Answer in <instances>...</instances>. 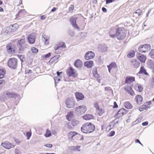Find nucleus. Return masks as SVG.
<instances>
[{"label":"nucleus","instance_id":"1","mask_svg":"<svg viewBox=\"0 0 154 154\" xmlns=\"http://www.w3.org/2000/svg\"><path fill=\"white\" fill-rule=\"evenodd\" d=\"M112 31V30H111L109 32V35L111 38H114L116 37L119 40H122L126 37V31L124 28H120L116 29L115 34H111Z\"/></svg>","mask_w":154,"mask_h":154},{"label":"nucleus","instance_id":"2","mask_svg":"<svg viewBox=\"0 0 154 154\" xmlns=\"http://www.w3.org/2000/svg\"><path fill=\"white\" fill-rule=\"evenodd\" d=\"M95 129L94 125L90 122L84 124L81 128L82 131L85 133H91L94 131Z\"/></svg>","mask_w":154,"mask_h":154},{"label":"nucleus","instance_id":"3","mask_svg":"<svg viewBox=\"0 0 154 154\" xmlns=\"http://www.w3.org/2000/svg\"><path fill=\"white\" fill-rule=\"evenodd\" d=\"M87 111V107L85 105L79 106L75 110V113L78 115H81L84 114Z\"/></svg>","mask_w":154,"mask_h":154},{"label":"nucleus","instance_id":"4","mask_svg":"<svg viewBox=\"0 0 154 154\" xmlns=\"http://www.w3.org/2000/svg\"><path fill=\"white\" fill-rule=\"evenodd\" d=\"M8 65L10 68L14 69H15L17 65V59L14 58L10 59L8 61Z\"/></svg>","mask_w":154,"mask_h":154},{"label":"nucleus","instance_id":"5","mask_svg":"<svg viewBox=\"0 0 154 154\" xmlns=\"http://www.w3.org/2000/svg\"><path fill=\"white\" fill-rule=\"evenodd\" d=\"M150 49V46L148 44L140 45L138 48V51L139 52L143 53L146 52Z\"/></svg>","mask_w":154,"mask_h":154},{"label":"nucleus","instance_id":"6","mask_svg":"<svg viewBox=\"0 0 154 154\" xmlns=\"http://www.w3.org/2000/svg\"><path fill=\"white\" fill-rule=\"evenodd\" d=\"M66 72L67 75L69 76L74 77H77L78 75L76 70L71 67H70L69 69L67 70Z\"/></svg>","mask_w":154,"mask_h":154},{"label":"nucleus","instance_id":"7","mask_svg":"<svg viewBox=\"0 0 154 154\" xmlns=\"http://www.w3.org/2000/svg\"><path fill=\"white\" fill-rule=\"evenodd\" d=\"M65 104L67 108L69 109L73 108L75 105L74 101L72 98L68 99L65 102Z\"/></svg>","mask_w":154,"mask_h":154},{"label":"nucleus","instance_id":"8","mask_svg":"<svg viewBox=\"0 0 154 154\" xmlns=\"http://www.w3.org/2000/svg\"><path fill=\"white\" fill-rule=\"evenodd\" d=\"M6 49L8 53L13 54L15 51V46L14 44L9 43L7 45Z\"/></svg>","mask_w":154,"mask_h":154},{"label":"nucleus","instance_id":"9","mask_svg":"<svg viewBox=\"0 0 154 154\" xmlns=\"http://www.w3.org/2000/svg\"><path fill=\"white\" fill-rule=\"evenodd\" d=\"M78 19L79 17L77 16H75L72 17L70 20V22L72 25L73 26L75 29H79V28L78 25H77L76 22L77 20Z\"/></svg>","mask_w":154,"mask_h":154},{"label":"nucleus","instance_id":"10","mask_svg":"<svg viewBox=\"0 0 154 154\" xmlns=\"http://www.w3.org/2000/svg\"><path fill=\"white\" fill-rule=\"evenodd\" d=\"M126 113L127 111L124 108H121L118 111L117 113L115 116V117L116 118H118L122 116Z\"/></svg>","mask_w":154,"mask_h":154},{"label":"nucleus","instance_id":"11","mask_svg":"<svg viewBox=\"0 0 154 154\" xmlns=\"http://www.w3.org/2000/svg\"><path fill=\"white\" fill-rule=\"evenodd\" d=\"M131 62V66L134 68H137L140 66V62L136 59L132 60Z\"/></svg>","mask_w":154,"mask_h":154},{"label":"nucleus","instance_id":"12","mask_svg":"<svg viewBox=\"0 0 154 154\" xmlns=\"http://www.w3.org/2000/svg\"><path fill=\"white\" fill-rule=\"evenodd\" d=\"M95 56L94 53L92 51H89L86 53L85 58L86 60H89L93 58Z\"/></svg>","mask_w":154,"mask_h":154},{"label":"nucleus","instance_id":"13","mask_svg":"<svg viewBox=\"0 0 154 154\" xmlns=\"http://www.w3.org/2000/svg\"><path fill=\"white\" fill-rule=\"evenodd\" d=\"M35 35L34 33L29 35L28 37V41L30 44H33L35 42Z\"/></svg>","mask_w":154,"mask_h":154},{"label":"nucleus","instance_id":"14","mask_svg":"<svg viewBox=\"0 0 154 154\" xmlns=\"http://www.w3.org/2000/svg\"><path fill=\"white\" fill-rule=\"evenodd\" d=\"M2 146L5 148L9 149L14 146L12 144L8 142H5L2 143L1 144Z\"/></svg>","mask_w":154,"mask_h":154},{"label":"nucleus","instance_id":"15","mask_svg":"<svg viewBox=\"0 0 154 154\" xmlns=\"http://www.w3.org/2000/svg\"><path fill=\"white\" fill-rule=\"evenodd\" d=\"M137 59L141 62L144 63L146 59L145 56L141 54H138L137 55Z\"/></svg>","mask_w":154,"mask_h":154},{"label":"nucleus","instance_id":"16","mask_svg":"<svg viewBox=\"0 0 154 154\" xmlns=\"http://www.w3.org/2000/svg\"><path fill=\"white\" fill-rule=\"evenodd\" d=\"M98 48L101 52H105L107 50V46L106 45H99Z\"/></svg>","mask_w":154,"mask_h":154},{"label":"nucleus","instance_id":"17","mask_svg":"<svg viewBox=\"0 0 154 154\" xmlns=\"http://www.w3.org/2000/svg\"><path fill=\"white\" fill-rule=\"evenodd\" d=\"M74 65L77 68H80L82 65V61L79 59L76 60L74 63Z\"/></svg>","mask_w":154,"mask_h":154},{"label":"nucleus","instance_id":"18","mask_svg":"<svg viewBox=\"0 0 154 154\" xmlns=\"http://www.w3.org/2000/svg\"><path fill=\"white\" fill-rule=\"evenodd\" d=\"M135 100L136 101L137 103V104L140 105L142 104V102L143 101V98L140 95H137L135 98Z\"/></svg>","mask_w":154,"mask_h":154},{"label":"nucleus","instance_id":"19","mask_svg":"<svg viewBox=\"0 0 154 154\" xmlns=\"http://www.w3.org/2000/svg\"><path fill=\"white\" fill-rule=\"evenodd\" d=\"M125 90L131 95L133 96L134 94V91L129 86L125 87Z\"/></svg>","mask_w":154,"mask_h":154},{"label":"nucleus","instance_id":"20","mask_svg":"<svg viewBox=\"0 0 154 154\" xmlns=\"http://www.w3.org/2000/svg\"><path fill=\"white\" fill-rule=\"evenodd\" d=\"M135 81V78L132 76H129L126 78L125 82L126 83L130 84Z\"/></svg>","mask_w":154,"mask_h":154},{"label":"nucleus","instance_id":"21","mask_svg":"<svg viewBox=\"0 0 154 154\" xmlns=\"http://www.w3.org/2000/svg\"><path fill=\"white\" fill-rule=\"evenodd\" d=\"M76 98L78 101L82 100L84 98V96L81 93H76L75 94Z\"/></svg>","mask_w":154,"mask_h":154},{"label":"nucleus","instance_id":"22","mask_svg":"<svg viewBox=\"0 0 154 154\" xmlns=\"http://www.w3.org/2000/svg\"><path fill=\"white\" fill-rule=\"evenodd\" d=\"M93 64V62L91 60L85 62L84 63V66L88 68H91Z\"/></svg>","mask_w":154,"mask_h":154},{"label":"nucleus","instance_id":"23","mask_svg":"<svg viewBox=\"0 0 154 154\" xmlns=\"http://www.w3.org/2000/svg\"><path fill=\"white\" fill-rule=\"evenodd\" d=\"M135 88L137 91L139 92H142L143 89L141 85L139 84H137L135 85Z\"/></svg>","mask_w":154,"mask_h":154},{"label":"nucleus","instance_id":"24","mask_svg":"<svg viewBox=\"0 0 154 154\" xmlns=\"http://www.w3.org/2000/svg\"><path fill=\"white\" fill-rule=\"evenodd\" d=\"M6 96L8 98H15L17 95L12 92H8L6 94Z\"/></svg>","mask_w":154,"mask_h":154},{"label":"nucleus","instance_id":"25","mask_svg":"<svg viewBox=\"0 0 154 154\" xmlns=\"http://www.w3.org/2000/svg\"><path fill=\"white\" fill-rule=\"evenodd\" d=\"M83 119L85 120H89L93 118V116L90 114H87L83 116Z\"/></svg>","mask_w":154,"mask_h":154},{"label":"nucleus","instance_id":"26","mask_svg":"<svg viewBox=\"0 0 154 154\" xmlns=\"http://www.w3.org/2000/svg\"><path fill=\"white\" fill-rule=\"evenodd\" d=\"M93 73L94 77L96 78H99L100 77V75L97 74V69L96 67L94 68L93 69Z\"/></svg>","mask_w":154,"mask_h":154},{"label":"nucleus","instance_id":"27","mask_svg":"<svg viewBox=\"0 0 154 154\" xmlns=\"http://www.w3.org/2000/svg\"><path fill=\"white\" fill-rule=\"evenodd\" d=\"M125 107L128 109H131L133 106L129 102H126L124 104Z\"/></svg>","mask_w":154,"mask_h":154},{"label":"nucleus","instance_id":"28","mask_svg":"<svg viewBox=\"0 0 154 154\" xmlns=\"http://www.w3.org/2000/svg\"><path fill=\"white\" fill-rule=\"evenodd\" d=\"M139 73L140 74H143L146 75H148V74L146 72L145 69L143 67H141L140 71L139 72Z\"/></svg>","mask_w":154,"mask_h":154},{"label":"nucleus","instance_id":"29","mask_svg":"<svg viewBox=\"0 0 154 154\" xmlns=\"http://www.w3.org/2000/svg\"><path fill=\"white\" fill-rule=\"evenodd\" d=\"M116 66V63H112L110 64L107 67L108 68V70L109 72H110L111 70L113 68H115Z\"/></svg>","mask_w":154,"mask_h":154},{"label":"nucleus","instance_id":"30","mask_svg":"<svg viewBox=\"0 0 154 154\" xmlns=\"http://www.w3.org/2000/svg\"><path fill=\"white\" fill-rule=\"evenodd\" d=\"M5 74V71L4 69H0V79L2 78Z\"/></svg>","mask_w":154,"mask_h":154},{"label":"nucleus","instance_id":"31","mask_svg":"<svg viewBox=\"0 0 154 154\" xmlns=\"http://www.w3.org/2000/svg\"><path fill=\"white\" fill-rule=\"evenodd\" d=\"M25 40L24 39L22 38L19 40L17 43V45L19 48L22 45L23 43L25 42Z\"/></svg>","mask_w":154,"mask_h":154},{"label":"nucleus","instance_id":"32","mask_svg":"<svg viewBox=\"0 0 154 154\" xmlns=\"http://www.w3.org/2000/svg\"><path fill=\"white\" fill-rule=\"evenodd\" d=\"M96 111L99 116H101L102 114L104 112V111L100 108L97 109Z\"/></svg>","mask_w":154,"mask_h":154},{"label":"nucleus","instance_id":"33","mask_svg":"<svg viewBox=\"0 0 154 154\" xmlns=\"http://www.w3.org/2000/svg\"><path fill=\"white\" fill-rule=\"evenodd\" d=\"M148 66L150 68H154V61H150L148 63Z\"/></svg>","mask_w":154,"mask_h":154},{"label":"nucleus","instance_id":"34","mask_svg":"<svg viewBox=\"0 0 154 154\" xmlns=\"http://www.w3.org/2000/svg\"><path fill=\"white\" fill-rule=\"evenodd\" d=\"M77 134V133L75 132L71 131L69 133V137L72 138L73 137Z\"/></svg>","mask_w":154,"mask_h":154},{"label":"nucleus","instance_id":"35","mask_svg":"<svg viewBox=\"0 0 154 154\" xmlns=\"http://www.w3.org/2000/svg\"><path fill=\"white\" fill-rule=\"evenodd\" d=\"M28 45L25 43V42L23 43L21 46L19 48V50H23L24 48H26L28 47Z\"/></svg>","mask_w":154,"mask_h":154},{"label":"nucleus","instance_id":"36","mask_svg":"<svg viewBox=\"0 0 154 154\" xmlns=\"http://www.w3.org/2000/svg\"><path fill=\"white\" fill-rule=\"evenodd\" d=\"M142 12V11L140 10H137L136 11L135 13L134 14V16H139L140 14Z\"/></svg>","mask_w":154,"mask_h":154},{"label":"nucleus","instance_id":"37","mask_svg":"<svg viewBox=\"0 0 154 154\" xmlns=\"http://www.w3.org/2000/svg\"><path fill=\"white\" fill-rule=\"evenodd\" d=\"M135 55V53L134 51H131L127 55L128 57L130 58L134 57Z\"/></svg>","mask_w":154,"mask_h":154},{"label":"nucleus","instance_id":"38","mask_svg":"<svg viewBox=\"0 0 154 154\" xmlns=\"http://www.w3.org/2000/svg\"><path fill=\"white\" fill-rule=\"evenodd\" d=\"M46 137H49L51 135V131L47 129L46 130V134L45 135Z\"/></svg>","mask_w":154,"mask_h":154},{"label":"nucleus","instance_id":"39","mask_svg":"<svg viewBox=\"0 0 154 154\" xmlns=\"http://www.w3.org/2000/svg\"><path fill=\"white\" fill-rule=\"evenodd\" d=\"M18 57L20 58L21 62H24V61L25 58L23 55L21 54H18Z\"/></svg>","mask_w":154,"mask_h":154},{"label":"nucleus","instance_id":"40","mask_svg":"<svg viewBox=\"0 0 154 154\" xmlns=\"http://www.w3.org/2000/svg\"><path fill=\"white\" fill-rule=\"evenodd\" d=\"M149 56L152 58L154 59V49L151 50L149 53Z\"/></svg>","mask_w":154,"mask_h":154},{"label":"nucleus","instance_id":"41","mask_svg":"<svg viewBox=\"0 0 154 154\" xmlns=\"http://www.w3.org/2000/svg\"><path fill=\"white\" fill-rule=\"evenodd\" d=\"M58 46L59 48H66V46L65 45L64 43L61 42L60 43L59 45H58Z\"/></svg>","mask_w":154,"mask_h":154},{"label":"nucleus","instance_id":"42","mask_svg":"<svg viewBox=\"0 0 154 154\" xmlns=\"http://www.w3.org/2000/svg\"><path fill=\"white\" fill-rule=\"evenodd\" d=\"M31 50L34 53H37L38 51V49L35 47H32L31 49Z\"/></svg>","mask_w":154,"mask_h":154},{"label":"nucleus","instance_id":"43","mask_svg":"<svg viewBox=\"0 0 154 154\" xmlns=\"http://www.w3.org/2000/svg\"><path fill=\"white\" fill-rule=\"evenodd\" d=\"M51 55V54L50 53H48V54L44 55L42 56V57L43 58H45V59H46L47 58H48Z\"/></svg>","mask_w":154,"mask_h":154},{"label":"nucleus","instance_id":"44","mask_svg":"<svg viewBox=\"0 0 154 154\" xmlns=\"http://www.w3.org/2000/svg\"><path fill=\"white\" fill-rule=\"evenodd\" d=\"M146 108V105H143L139 108V110L140 111H143L144 109H145Z\"/></svg>","mask_w":154,"mask_h":154},{"label":"nucleus","instance_id":"45","mask_svg":"<svg viewBox=\"0 0 154 154\" xmlns=\"http://www.w3.org/2000/svg\"><path fill=\"white\" fill-rule=\"evenodd\" d=\"M42 41L44 42L45 44L48 45V44L49 41L48 39H46L44 37H43L42 38Z\"/></svg>","mask_w":154,"mask_h":154},{"label":"nucleus","instance_id":"46","mask_svg":"<svg viewBox=\"0 0 154 154\" xmlns=\"http://www.w3.org/2000/svg\"><path fill=\"white\" fill-rule=\"evenodd\" d=\"M115 125V123L113 121L111 122L109 127L110 128H112Z\"/></svg>","mask_w":154,"mask_h":154},{"label":"nucleus","instance_id":"47","mask_svg":"<svg viewBox=\"0 0 154 154\" xmlns=\"http://www.w3.org/2000/svg\"><path fill=\"white\" fill-rule=\"evenodd\" d=\"M15 154H21V152L18 149H16L15 151Z\"/></svg>","mask_w":154,"mask_h":154},{"label":"nucleus","instance_id":"48","mask_svg":"<svg viewBox=\"0 0 154 154\" xmlns=\"http://www.w3.org/2000/svg\"><path fill=\"white\" fill-rule=\"evenodd\" d=\"M32 72V70L27 69L25 70V73L26 74L31 73Z\"/></svg>","mask_w":154,"mask_h":154},{"label":"nucleus","instance_id":"49","mask_svg":"<svg viewBox=\"0 0 154 154\" xmlns=\"http://www.w3.org/2000/svg\"><path fill=\"white\" fill-rule=\"evenodd\" d=\"M105 91H108V92L109 91V92H110L111 91V89L109 87H106L105 88Z\"/></svg>","mask_w":154,"mask_h":154},{"label":"nucleus","instance_id":"50","mask_svg":"<svg viewBox=\"0 0 154 154\" xmlns=\"http://www.w3.org/2000/svg\"><path fill=\"white\" fill-rule=\"evenodd\" d=\"M72 113L71 112H69L66 116L68 118H72Z\"/></svg>","mask_w":154,"mask_h":154},{"label":"nucleus","instance_id":"51","mask_svg":"<svg viewBox=\"0 0 154 154\" xmlns=\"http://www.w3.org/2000/svg\"><path fill=\"white\" fill-rule=\"evenodd\" d=\"M94 106L96 109H99V108H100L99 107V106L98 104L96 102L94 103Z\"/></svg>","mask_w":154,"mask_h":154},{"label":"nucleus","instance_id":"52","mask_svg":"<svg viewBox=\"0 0 154 154\" xmlns=\"http://www.w3.org/2000/svg\"><path fill=\"white\" fill-rule=\"evenodd\" d=\"M45 146L46 147L49 148H51L52 147V145L51 144H48L46 145H45Z\"/></svg>","mask_w":154,"mask_h":154},{"label":"nucleus","instance_id":"53","mask_svg":"<svg viewBox=\"0 0 154 154\" xmlns=\"http://www.w3.org/2000/svg\"><path fill=\"white\" fill-rule=\"evenodd\" d=\"M31 134L30 132H27L26 135H27V138H28V139H29V137H31Z\"/></svg>","mask_w":154,"mask_h":154},{"label":"nucleus","instance_id":"54","mask_svg":"<svg viewBox=\"0 0 154 154\" xmlns=\"http://www.w3.org/2000/svg\"><path fill=\"white\" fill-rule=\"evenodd\" d=\"M115 133L114 131H111L109 133V136H112L114 135Z\"/></svg>","mask_w":154,"mask_h":154},{"label":"nucleus","instance_id":"55","mask_svg":"<svg viewBox=\"0 0 154 154\" xmlns=\"http://www.w3.org/2000/svg\"><path fill=\"white\" fill-rule=\"evenodd\" d=\"M81 147L80 146H75V149L79 151H80V149Z\"/></svg>","mask_w":154,"mask_h":154},{"label":"nucleus","instance_id":"56","mask_svg":"<svg viewBox=\"0 0 154 154\" xmlns=\"http://www.w3.org/2000/svg\"><path fill=\"white\" fill-rule=\"evenodd\" d=\"M106 4H107L108 3H109L112 2L114 1V0H106Z\"/></svg>","mask_w":154,"mask_h":154},{"label":"nucleus","instance_id":"57","mask_svg":"<svg viewBox=\"0 0 154 154\" xmlns=\"http://www.w3.org/2000/svg\"><path fill=\"white\" fill-rule=\"evenodd\" d=\"M40 18L42 20H44L46 18V17L44 15H42L41 16Z\"/></svg>","mask_w":154,"mask_h":154},{"label":"nucleus","instance_id":"58","mask_svg":"<svg viewBox=\"0 0 154 154\" xmlns=\"http://www.w3.org/2000/svg\"><path fill=\"white\" fill-rule=\"evenodd\" d=\"M114 106H113V108H117L118 107V106L116 102H114Z\"/></svg>","mask_w":154,"mask_h":154},{"label":"nucleus","instance_id":"59","mask_svg":"<svg viewBox=\"0 0 154 154\" xmlns=\"http://www.w3.org/2000/svg\"><path fill=\"white\" fill-rule=\"evenodd\" d=\"M148 124V122H143L142 123V125L143 126H145L147 125Z\"/></svg>","mask_w":154,"mask_h":154},{"label":"nucleus","instance_id":"60","mask_svg":"<svg viewBox=\"0 0 154 154\" xmlns=\"http://www.w3.org/2000/svg\"><path fill=\"white\" fill-rule=\"evenodd\" d=\"M135 143H139L140 145L143 146L142 144L140 143L139 140L138 139H137L135 140Z\"/></svg>","mask_w":154,"mask_h":154},{"label":"nucleus","instance_id":"61","mask_svg":"<svg viewBox=\"0 0 154 154\" xmlns=\"http://www.w3.org/2000/svg\"><path fill=\"white\" fill-rule=\"evenodd\" d=\"M102 10L104 12H107L106 9L104 7H103L102 8Z\"/></svg>","mask_w":154,"mask_h":154},{"label":"nucleus","instance_id":"62","mask_svg":"<svg viewBox=\"0 0 154 154\" xmlns=\"http://www.w3.org/2000/svg\"><path fill=\"white\" fill-rule=\"evenodd\" d=\"M78 136L79 137H81V138H80V140H82L84 139V138L83 137V136H82L80 135V134H79Z\"/></svg>","mask_w":154,"mask_h":154},{"label":"nucleus","instance_id":"63","mask_svg":"<svg viewBox=\"0 0 154 154\" xmlns=\"http://www.w3.org/2000/svg\"><path fill=\"white\" fill-rule=\"evenodd\" d=\"M74 5H71V7H69V10L70 11V10H72L74 8Z\"/></svg>","mask_w":154,"mask_h":154},{"label":"nucleus","instance_id":"64","mask_svg":"<svg viewBox=\"0 0 154 154\" xmlns=\"http://www.w3.org/2000/svg\"><path fill=\"white\" fill-rule=\"evenodd\" d=\"M62 73V72H59L58 71L57 72V75L58 76H60V74Z\"/></svg>","mask_w":154,"mask_h":154}]
</instances>
